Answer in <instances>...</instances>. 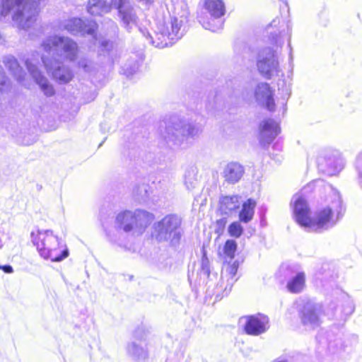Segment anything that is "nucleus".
I'll return each instance as SVG.
<instances>
[{
  "label": "nucleus",
  "mask_w": 362,
  "mask_h": 362,
  "mask_svg": "<svg viewBox=\"0 0 362 362\" xmlns=\"http://www.w3.org/2000/svg\"><path fill=\"white\" fill-rule=\"evenodd\" d=\"M188 16L187 4L182 1L177 2L175 6L174 16L170 21L159 24L154 37L148 33L144 34V36L150 45L156 47L163 48L173 45L186 33Z\"/></svg>",
  "instance_id": "1"
},
{
  "label": "nucleus",
  "mask_w": 362,
  "mask_h": 362,
  "mask_svg": "<svg viewBox=\"0 0 362 362\" xmlns=\"http://www.w3.org/2000/svg\"><path fill=\"white\" fill-rule=\"evenodd\" d=\"M327 204L319 209L314 218H311L308 232L321 233L337 224L345 212V207L339 192L329 187V192L326 199Z\"/></svg>",
  "instance_id": "2"
},
{
  "label": "nucleus",
  "mask_w": 362,
  "mask_h": 362,
  "mask_svg": "<svg viewBox=\"0 0 362 362\" xmlns=\"http://www.w3.org/2000/svg\"><path fill=\"white\" fill-rule=\"evenodd\" d=\"M202 130V124L175 115L165 122L160 134L169 146H181L189 139L198 137Z\"/></svg>",
  "instance_id": "3"
},
{
  "label": "nucleus",
  "mask_w": 362,
  "mask_h": 362,
  "mask_svg": "<svg viewBox=\"0 0 362 362\" xmlns=\"http://www.w3.org/2000/svg\"><path fill=\"white\" fill-rule=\"evenodd\" d=\"M37 3L33 0H3L0 5V20L11 14L18 27L28 29L36 21Z\"/></svg>",
  "instance_id": "4"
},
{
  "label": "nucleus",
  "mask_w": 362,
  "mask_h": 362,
  "mask_svg": "<svg viewBox=\"0 0 362 362\" xmlns=\"http://www.w3.org/2000/svg\"><path fill=\"white\" fill-rule=\"evenodd\" d=\"M153 218V214L144 210H124L117 214L115 228L128 236L137 237L145 232Z\"/></svg>",
  "instance_id": "5"
},
{
  "label": "nucleus",
  "mask_w": 362,
  "mask_h": 362,
  "mask_svg": "<svg viewBox=\"0 0 362 362\" xmlns=\"http://www.w3.org/2000/svg\"><path fill=\"white\" fill-rule=\"evenodd\" d=\"M31 240L40 255L52 262H60L68 257V249L62 244L52 230H37L30 234Z\"/></svg>",
  "instance_id": "6"
},
{
  "label": "nucleus",
  "mask_w": 362,
  "mask_h": 362,
  "mask_svg": "<svg viewBox=\"0 0 362 362\" xmlns=\"http://www.w3.org/2000/svg\"><path fill=\"white\" fill-rule=\"evenodd\" d=\"M61 28L73 35L91 36L95 41H98L102 51L110 52L113 48L112 42L105 39H97L95 31L98 28V25L92 20L71 18L64 21L61 23Z\"/></svg>",
  "instance_id": "7"
},
{
  "label": "nucleus",
  "mask_w": 362,
  "mask_h": 362,
  "mask_svg": "<svg viewBox=\"0 0 362 362\" xmlns=\"http://www.w3.org/2000/svg\"><path fill=\"white\" fill-rule=\"evenodd\" d=\"M182 219L177 215L165 216L154 224V236L159 242H169L171 245L180 243L182 235Z\"/></svg>",
  "instance_id": "8"
},
{
  "label": "nucleus",
  "mask_w": 362,
  "mask_h": 362,
  "mask_svg": "<svg viewBox=\"0 0 362 362\" xmlns=\"http://www.w3.org/2000/svg\"><path fill=\"white\" fill-rule=\"evenodd\" d=\"M269 40L272 47L266 46L259 49L256 57L257 68H279L281 61V49L284 40L279 32H270Z\"/></svg>",
  "instance_id": "9"
},
{
  "label": "nucleus",
  "mask_w": 362,
  "mask_h": 362,
  "mask_svg": "<svg viewBox=\"0 0 362 362\" xmlns=\"http://www.w3.org/2000/svg\"><path fill=\"white\" fill-rule=\"evenodd\" d=\"M42 46L48 53L52 52L67 61H74L78 54V45L72 39L59 35H52L45 39Z\"/></svg>",
  "instance_id": "10"
},
{
  "label": "nucleus",
  "mask_w": 362,
  "mask_h": 362,
  "mask_svg": "<svg viewBox=\"0 0 362 362\" xmlns=\"http://www.w3.org/2000/svg\"><path fill=\"white\" fill-rule=\"evenodd\" d=\"M298 315L301 325L307 329H315L322 323L324 315L322 304L313 300H303L298 304Z\"/></svg>",
  "instance_id": "11"
},
{
  "label": "nucleus",
  "mask_w": 362,
  "mask_h": 362,
  "mask_svg": "<svg viewBox=\"0 0 362 362\" xmlns=\"http://www.w3.org/2000/svg\"><path fill=\"white\" fill-rule=\"evenodd\" d=\"M205 9L211 16L210 20L200 16L199 23L202 26L212 32H217L223 27V21L221 18L225 14V5L221 0H206L204 3Z\"/></svg>",
  "instance_id": "12"
},
{
  "label": "nucleus",
  "mask_w": 362,
  "mask_h": 362,
  "mask_svg": "<svg viewBox=\"0 0 362 362\" xmlns=\"http://www.w3.org/2000/svg\"><path fill=\"white\" fill-rule=\"evenodd\" d=\"M291 206L295 221L307 231L311 221L310 209L305 199L300 194L293 195Z\"/></svg>",
  "instance_id": "13"
},
{
  "label": "nucleus",
  "mask_w": 362,
  "mask_h": 362,
  "mask_svg": "<svg viewBox=\"0 0 362 362\" xmlns=\"http://www.w3.org/2000/svg\"><path fill=\"white\" fill-rule=\"evenodd\" d=\"M345 159L337 150L332 151L319 160L318 166L320 170L328 175L338 174L345 166Z\"/></svg>",
  "instance_id": "14"
},
{
  "label": "nucleus",
  "mask_w": 362,
  "mask_h": 362,
  "mask_svg": "<svg viewBox=\"0 0 362 362\" xmlns=\"http://www.w3.org/2000/svg\"><path fill=\"white\" fill-rule=\"evenodd\" d=\"M238 268L237 262L227 264L224 267L220 282L216 287V297L228 296L230 292L234 283L238 280L236 277Z\"/></svg>",
  "instance_id": "15"
},
{
  "label": "nucleus",
  "mask_w": 362,
  "mask_h": 362,
  "mask_svg": "<svg viewBox=\"0 0 362 362\" xmlns=\"http://www.w3.org/2000/svg\"><path fill=\"white\" fill-rule=\"evenodd\" d=\"M112 4L117 8L119 17L122 26L129 32L136 24L137 16L129 0H111Z\"/></svg>",
  "instance_id": "16"
},
{
  "label": "nucleus",
  "mask_w": 362,
  "mask_h": 362,
  "mask_svg": "<svg viewBox=\"0 0 362 362\" xmlns=\"http://www.w3.org/2000/svg\"><path fill=\"white\" fill-rule=\"evenodd\" d=\"M280 271L285 276H289L296 274L288 282L286 287L288 290L293 293H300L305 286V275L304 272H298L295 266L284 264L281 267Z\"/></svg>",
  "instance_id": "17"
},
{
  "label": "nucleus",
  "mask_w": 362,
  "mask_h": 362,
  "mask_svg": "<svg viewBox=\"0 0 362 362\" xmlns=\"http://www.w3.org/2000/svg\"><path fill=\"white\" fill-rule=\"evenodd\" d=\"M269 328V319L267 316L258 314L246 317L245 331L250 335H259Z\"/></svg>",
  "instance_id": "18"
},
{
  "label": "nucleus",
  "mask_w": 362,
  "mask_h": 362,
  "mask_svg": "<svg viewBox=\"0 0 362 362\" xmlns=\"http://www.w3.org/2000/svg\"><path fill=\"white\" fill-rule=\"evenodd\" d=\"M234 56L233 59L234 62L239 66L245 64L246 61H252V49L250 44L242 39H237L234 44Z\"/></svg>",
  "instance_id": "19"
},
{
  "label": "nucleus",
  "mask_w": 362,
  "mask_h": 362,
  "mask_svg": "<svg viewBox=\"0 0 362 362\" xmlns=\"http://www.w3.org/2000/svg\"><path fill=\"white\" fill-rule=\"evenodd\" d=\"M255 98L257 101L265 106L268 110L273 111L274 110L273 91L267 83L258 84L255 90Z\"/></svg>",
  "instance_id": "20"
},
{
  "label": "nucleus",
  "mask_w": 362,
  "mask_h": 362,
  "mask_svg": "<svg viewBox=\"0 0 362 362\" xmlns=\"http://www.w3.org/2000/svg\"><path fill=\"white\" fill-rule=\"evenodd\" d=\"M260 141L264 144H270L280 132L277 122L272 119H265L260 124Z\"/></svg>",
  "instance_id": "21"
},
{
  "label": "nucleus",
  "mask_w": 362,
  "mask_h": 362,
  "mask_svg": "<svg viewBox=\"0 0 362 362\" xmlns=\"http://www.w3.org/2000/svg\"><path fill=\"white\" fill-rule=\"evenodd\" d=\"M245 173L244 167L237 162H230L223 168V177L230 184L238 182Z\"/></svg>",
  "instance_id": "22"
},
{
  "label": "nucleus",
  "mask_w": 362,
  "mask_h": 362,
  "mask_svg": "<svg viewBox=\"0 0 362 362\" xmlns=\"http://www.w3.org/2000/svg\"><path fill=\"white\" fill-rule=\"evenodd\" d=\"M240 205L239 197L237 195L224 196L220 198L219 210L222 214L229 215L236 211Z\"/></svg>",
  "instance_id": "23"
},
{
  "label": "nucleus",
  "mask_w": 362,
  "mask_h": 362,
  "mask_svg": "<svg viewBox=\"0 0 362 362\" xmlns=\"http://www.w3.org/2000/svg\"><path fill=\"white\" fill-rule=\"evenodd\" d=\"M127 355L135 361H143L148 358V350L141 344L132 341L127 345Z\"/></svg>",
  "instance_id": "24"
},
{
  "label": "nucleus",
  "mask_w": 362,
  "mask_h": 362,
  "mask_svg": "<svg viewBox=\"0 0 362 362\" xmlns=\"http://www.w3.org/2000/svg\"><path fill=\"white\" fill-rule=\"evenodd\" d=\"M29 75L32 76L41 90L47 96H52L54 93L53 87L49 83L47 79L42 76L40 69H28Z\"/></svg>",
  "instance_id": "25"
},
{
  "label": "nucleus",
  "mask_w": 362,
  "mask_h": 362,
  "mask_svg": "<svg viewBox=\"0 0 362 362\" xmlns=\"http://www.w3.org/2000/svg\"><path fill=\"white\" fill-rule=\"evenodd\" d=\"M111 6L107 0H90L87 6L88 12L93 16H101L110 11Z\"/></svg>",
  "instance_id": "26"
},
{
  "label": "nucleus",
  "mask_w": 362,
  "mask_h": 362,
  "mask_svg": "<svg viewBox=\"0 0 362 362\" xmlns=\"http://www.w3.org/2000/svg\"><path fill=\"white\" fill-rule=\"evenodd\" d=\"M255 206L256 202L252 199H248L244 202L239 213L240 221L245 223L250 222L253 218Z\"/></svg>",
  "instance_id": "27"
},
{
  "label": "nucleus",
  "mask_w": 362,
  "mask_h": 362,
  "mask_svg": "<svg viewBox=\"0 0 362 362\" xmlns=\"http://www.w3.org/2000/svg\"><path fill=\"white\" fill-rule=\"evenodd\" d=\"M25 65L26 68H39L44 66V68H61L60 66H52L47 63L46 59L44 57H40L38 53L32 54L30 57L24 58Z\"/></svg>",
  "instance_id": "28"
},
{
  "label": "nucleus",
  "mask_w": 362,
  "mask_h": 362,
  "mask_svg": "<svg viewBox=\"0 0 362 362\" xmlns=\"http://www.w3.org/2000/svg\"><path fill=\"white\" fill-rule=\"evenodd\" d=\"M50 74L53 78L60 83L69 82L73 76L71 69H51Z\"/></svg>",
  "instance_id": "29"
},
{
  "label": "nucleus",
  "mask_w": 362,
  "mask_h": 362,
  "mask_svg": "<svg viewBox=\"0 0 362 362\" xmlns=\"http://www.w3.org/2000/svg\"><path fill=\"white\" fill-rule=\"evenodd\" d=\"M292 75V71L291 69L288 70L287 78L281 79L279 78L277 85L279 86V89H282L283 94L287 98L290 96L291 89V76Z\"/></svg>",
  "instance_id": "30"
},
{
  "label": "nucleus",
  "mask_w": 362,
  "mask_h": 362,
  "mask_svg": "<svg viewBox=\"0 0 362 362\" xmlns=\"http://www.w3.org/2000/svg\"><path fill=\"white\" fill-rule=\"evenodd\" d=\"M237 250V243L234 240H228L223 247V252L226 256L232 259L235 257Z\"/></svg>",
  "instance_id": "31"
},
{
  "label": "nucleus",
  "mask_w": 362,
  "mask_h": 362,
  "mask_svg": "<svg viewBox=\"0 0 362 362\" xmlns=\"http://www.w3.org/2000/svg\"><path fill=\"white\" fill-rule=\"evenodd\" d=\"M133 193L139 201H144L148 197V186L145 184L140 185L134 189Z\"/></svg>",
  "instance_id": "32"
},
{
  "label": "nucleus",
  "mask_w": 362,
  "mask_h": 362,
  "mask_svg": "<svg viewBox=\"0 0 362 362\" xmlns=\"http://www.w3.org/2000/svg\"><path fill=\"white\" fill-rule=\"evenodd\" d=\"M228 230L230 236L239 238L243 232V228L239 222L235 221L229 226Z\"/></svg>",
  "instance_id": "33"
},
{
  "label": "nucleus",
  "mask_w": 362,
  "mask_h": 362,
  "mask_svg": "<svg viewBox=\"0 0 362 362\" xmlns=\"http://www.w3.org/2000/svg\"><path fill=\"white\" fill-rule=\"evenodd\" d=\"M2 62L6 68H21V64L13 55L4 56Z\"/></svg>",
  "instance_id": "34"
},
{
  "label": "nucleus",
  "mask_w": 362,
  "mask_h": 362,
  "mask_svg": "<svg viewBox=\"0 0 362 362\" xmlns=\"http://www.w3.org/2000/svg\"><path fill=\"white\" fill-rule=\"evenodd\" d=\"M201 273L204 275L209 276L210 274V264L209 260L206 256V253L203 251V256L201 262Z\"/></svg>",
  "instance_id": "35"
},
{
  "label": "nucleus",
  "mask_w": 362,
  "mask_h": 362,
  "mask_svg": "<svg viewBox=\"0 0 362 362\" xmlns=\"http://www.w3.org/2000/svg\"><path fill=\"white\" fill-rule=\"evenodd\" d=\"M355 167L358 173L359 185L362 188V151L356 156Z\"/></svg>",
  "instance_id": "36"
},
{
  "label": "nucleus",
  "mask_w": 362,
  "mask_h": 362,
  "mask_svg": "<svg viewBox=\"0 0 362 362\" xmlns=\"http://www.w3.org/2000/svg\"><path fill=\"white\" fill-rule=\"evenodd\" d=\"M192 177L191 173L189 172L188 174H185V185L187 189L191 190L195 187L197 180L194 178V173H192Z\"/></svg>",
  "instance_id": "37"
},
{
  "label": "nucleus",
  "mask_w": 362,
  "mask_h": 362,
  "mask_svg": "<svg viewBox=\"0 0 362 362\" xmlns=\"http://www.w3.org/2000/svg\"><path fill=\"white\" fill-rule=\"evenodd\" d=\"M260 74L265 78L270 79L274 74L279 75L281 69H257Z\"/></svg>",
  "instance_id": "38"
},
{
  "label": "nucleus",
  "mask_w": 362,
  "mask_h": 362,
  "mask_svg": "<svg viewBox=\"0 0 362 362\" xmlns=\"http://www.w3.org/2000/svg\"><path fill=\"white\" fill-rule=\"evenodd\" d=\"M139 69H121L119 74L124 76L127 79L132 80L134 76L138 74Z\"/></svg>",
  "instance_id": "39"
},
{
  "label": "nucleus",
  "mask_w": 362,
  "mask_h": 362,
  "mask_svg": "<svg viewBox=\"0 0 362 362\" xmlns=\"http://www.w3.org/2000/svg\"><path fill=\"white\" fill-rule=\"evenodd\" d=\"M354 310V306L353 305V303L351 300H348L343 308V312H344L345 317H346L349 316L350 315H351L353 313Z\"/></svg>",
  "instance_id": "40"
},
{
  "label": "nucleus",
  "mask_w": 362,
  "mask_h": 362,
  "mask_svg": "<svg viewBox=\"0 0 362 362\" xmlns=\"http://www.w3.org/2000/svg\"><path fill=\"white\" fill-rule=\"evenodd\" d=\"M227 223V219L226 218H222L216 221V226L218 228V230H223L225 228V226Z\"/></svg>",
  "instance_id": "41"
},
{
  "label": "nucleus",
  "mask_w": 362,
  "mask_h": 362,
  "mask_svg": "<svg viewBox=\"0 0 362 362\" xmlns=\"http://www.w3.org/2000/svg\"><path fill=\"white\" fill-rule=\"evenodd\" d=\"M7 82V78L0 71V91L4 90V87L6 86Z\"/></svg>",
  "instance_id": "42"
},
{
  "label": "nucleus",
  "mask_w": 362,
  "mask_h": 362,
  "mask_svg": "<svg viewBox=\"0 0 362 362\" xmlns=\"http://www.w3.org/2000/svg\"><path fill=\"white\" fill-rule=\"evenodd\" d=\"M15 70L17 71H15L14 74L18 75V80L19 81V82L21 83L22 84H23L24 86H25L26 84L24 82V79L21 78V74H22L23 71H24V69H15Z\"/></svg>",
  "instance_id": "43"
},
{
  "label": "nucleus",
  "mask_w": 362,
  "mask_h": 362,
  "mask_svg": "<svg viewBox=\"0 0 362 362\" xmlns=\"http://www.w3.org/2000/svg\"><path fill=\"white\" fill-rule=\"evenodd\" d=\"M0 269L3 270L5 273L11 274L13 272V267L10 265L0 266Z\"/></svg>",
  "instance_id": "44"
},
{
  "label": "nucleus",
  "mask_w": 362,
  "mask_h": 362,
  "mask_svg": "<svg viewBox=\"0 0 362 362\" xmlns=\"http://www.w3.org/2000/svg\"><path fill=\"white\" fill-rule=\"evenodd\" d=\"M271 362H290L288 360L284 358H277L273 361H272Z\"/></svg>",
  "instance_id": "45"
},
{
  "label": "nucleus",
  "mask_w": 362,
  "mask_h": 362,
  "mask_svg": "<svg viewBox=\"0 0 362 362\" xmlns=\"http://www.w3.org/2000/svg\"><path fill=\"white\" fill-rule=\"evenodd\" d=\"M109 23H110V26L112 28H113L115 30H117L118 29L117 24L114 21L110 20Z\"/></svg>",
  "instance_id": "46"
},
{
  "label": "nucleus",
  "mask_w": 362,
  "mask_h": 362,
  "mask_svg": "<svg viewBox=\"0 0 362 362\" xmlns=\"http://www.w3.org/2000/svg\"><path fill=\"white\" fill-rule=\"evenodd\" d=\"M2 236L3 233L0 231V249L3 247Z\"/></svg>",
  "instance_id": "47"
},
{
  "label": "nucleus",
  "mask_w": 362,
  "mask_h": 362,
  "mask_svg": "<svg viewBox=\"0 0 362 362\" xmlns=\"http://www.w3.org/2000/svg\"><path fill=\"white\" fill-rule=\"evenodd\" d=\"M107 235H108V237L111 241L116 242V240H115V238L113 237H112L110 234L107 233Z\"/></svg>",
  "instance_id": "48"
},
{
  "label": "nucleus",
  "mask_w": 362,
  "mask_h": 362,
  "mask_svg": "<svg viewBox=\"0 0 362 362\" xmlns=\"http://www.w3.org/2000/svg\"><path fill=\"white\" fill-rule=\"evenodd\" d=\"M276 20H274L270 26L271 27L273 26V25L275 26L276 25Z\"/></svg>",
  "instance_id": "49"
},
{
  "label": "nucleus",
  "mask_w": 362,
  "mask_h": 362,
  "mask_svg": "<svg viewBox=\"0 0 362 362\" xmlns=\"http://www.w3.org/2000/svg\"><path fill=\"white\" fill-rule=\"evenodd\" d=\"M329 347H332V346H334V344H332V342H329Z\"/></svg>",
  "instance_id": "50"
}]
</instances>
